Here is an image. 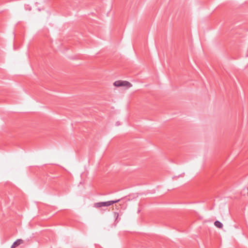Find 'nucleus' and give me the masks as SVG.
<instances>
[{
	"mask_svg": "<svg viewBox=\"0 0 248 248\" xmlns=\"http://www.w3.org/2000/svg\"><path fill=\"white\" fill-rule=\"evenodd\" d=\"M24 242L23 240L21 239H18L16 240L12 245L11 248H16L20 244H23Z\"/></svg>",
	"mask_w": 248,
	"mask_h": 248,
	"instance_id": "obj_3",
	"label": "nucleus"
},
{
	"mask_svg": "<svg viewBox=\"0 0 248 248\" xmlns=\"http://www.w3.org/2000/svg\"><path fill=\"white\" fill-rule=\"evenodd\" d=\"M116 125H120V123L119 122H117L116 123Z\"/></svg>",
	"mask_w": 248,
	"mask_h": 248,
	"instance_id": "obj_6",
	"label": "nucleus"
},
{
	"mask_svg": "<svg viewBox=\"0 0 248 248\" xmlns=\"http://www.w3.org/2000/svg\"><path fill=\"white\" fill-rule=\"evenodd\" d=\"M120 201V199L109 201L107 202H98L94 203L93 207L96 208L100 209L103 207H108L114 203H116Z\"/></svg>",
	"mask_w": 248,
	"mask_h": 248,
	"instance_id": "obj_1",
	"label": "nucleus"
},
{
	"mask_svg": "<svg viewBox=\"0 0 248 248\" xmlns=\"http://www.w3.org/2000/svg\"><path fill=\"white\" fill-rule=\"evenodd\" d=\"M114 85L116 87L126 86L130 87L132 86L131 84L127 81H116L113 83Z\"/></svg>",
	"mask_w": 248,
	"mask_h": 248,
	"instance_id": "obj_2",
	"label": "nucleus"
},
{
	"mask_svg": "<svg viewBox=\"0 0 248 248\" xmlns=\"http://www.w3.org/2000/svg\"><path fill=\"white\" fill-rule=\"evenodd\" d=\"M114 217H116V220H117L119 217V213L118 212H114Z\"/></svg>",
	"mask_w": 248,
	"mask_h": 248,
	"instance_id": "obj_5",
	"label": "nucleus"
},
{
	"mask_svg": "<svg viewBox=\"0 0 248 248\" xmlns=\"http://www.w3.org/2000/svg\"><path fill=\"white\" fill-rule=\"evenodd\" d=\"M214 224L218 228L221 229L223 227L222 223L218 220L216 221L214 223Z\"/></svg>",
	"mask_w": 248,
	"mask_h": 248,
	"instance_id": "obj_4",
	"label": "nucleus"
}]
</instances>
